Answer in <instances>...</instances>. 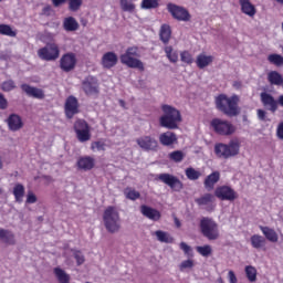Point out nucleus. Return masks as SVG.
Masks as SVG:
<instances>
[{"label": "nucleus", "instance_id": "8fccbe9b", "mask_svg": "<svg viewBox=\"0 0 283 283\" xmlns=\"http://www.w3.org/2000/svg\"><path fill=\"white\" fill-rule=\"evenodd\" d=\"M105 147H106L105 142H101V140L93 142L91 144L92 151H105Z\"/></svg>", "mask_w": 283, "mask_h": 283}, {"label": "nucleus", "instance_id": "393cba45", "mask_svg": "<svg viewBox=\"0 0 283 283\" xmlns=\"http://www.w3.org/2000/svg\"><path fill=\"white\" fill-rule=\"evenodd\" d=\"M239 3L241 6V12L243 14H247L248 17H255L258 14V9H255V6L251 3V0H239Z\"/></svg>", "mask_w": 283, "mask_h": 283}, {"label": "nucleus", "instance_id": "1a4fd4ad", "mask_svg": "<svg viewBox=\"0 0 283 283\" xmlns=\"http://www.w3.org/2000/svg\"><path fill=\"white\" fill-rule=\"evenodd\" d=\"M38 55L42 61H56L61 56V49L56 43H48L45 46L39 49Z\"/></svg>", "mask_w": 283, "mask_h": 283}, {"label": "nucleus", "instance_id": "4be33fe9", "mask_svg": "<svg viewBox=\"0 0 283 283\" xmlns=\"http://www.w3.org/2000/svg\"><path fill=\"white\" fill-rule=\"evenodd\" d=\"M218 182H220V171H213L206 177L203 181V187L205 189H207V191H213Z\"/></svg>", "mask_w": 283, "mask_h": 283}, {"label": "nucleus", "instance_id": "13d9d810", "mask_svg": "<svg viewBox=\"0 0 283 283\" xmlns=\"http://www.w3.org/2000/svg\"><path fill=\"white\" fill-rule=\"evenodd\" d=\"M276 136L280 140H283V120L276 127Z\"/></svg>", "mask_w": 283, "mask_h": 283}, {"label": "nucleus", "instance_id": "09e8293b", "mask_svg": "<svg viewBox=\"0 0 283 283\" xmlns=\"http://www.w3.org/2000/svg\"><path fill=\"white\" fill-rule=\"evenodd\" d=\"M155 235L157 237V240H159V242H171L174 240L169 238L167 232H164L163 230H157L155 232Z\"/></svg>", "mask_w": 283, "mask_h": 283}, {"label": "nucleus", "instance_id": "6e6552de", "mask_svg": "<svg viewBox=\"0 0 283 283\" xmlns=\"http://www.w3.org/2000/svg\"><path fill=\"white\" fill-rule=\"evenodd\" d=\"M210 126L219 136H233L235 132V125L227 119L213 118L210 122Z\"/></svg>", "mask_w": 283, "mask_h": 283}, {"label": "nucleus", "instance_id": "680f3d73", "mask_svg": "<svg viewBox=\"0 0 283 283\" xmlns=\"http://www.w3.org/2000/svg\"><path fill=\"white\" fill-rule=\"evenodd\" d=\"M42 14H44L45 17H50V14H52V7L46 6L42 9Z\"/></svg>", "mask_w": 283, "mask_h": 283}, {"label": "nucleus", "instance_id": "4d7b16f0", "mask_svg": "<svg viewBox=\"0 0 283 283\" xmlns=\"http://www.w3.org/2000/svg\"><path fill=\"white\" fill-rule=\"evenodd\" d=\"M0 109H8V99L0 93Z\"/></svg>", "mask_w": 283, "mask_h": 283}, {"label": "nucleus", "instance_id": "423d86ee", "mask_svg": "<svg viewBox=\"0 0 283 283\" xmlns=\"http://www.w3.org/2000/svg\"><path fill=\"white\" fill-rule=\"evenodd\" d=\"M199 228L201 234L203 238H207V240H218V238H220V229L218 227V222L209 217L201 218Z\"/></svg>", "mask_w": 283, "mask_h": 283}, {"label": "nucleus", "instance_id": "473e14b6", "mask_svg": "<svg viewBox=\"0 0 283 283\" xmlns=\"http://www.w3.org/2000/svg\"><path fill=\"white\" fill-rule=\"evenodd\" d=\"M53 273L59 283H70V274H67L65 270L61 268H54Z\"/></svg>", "mask_w": 283, "mask_h": 283}, {"label": "nucleus", "instance_id": "4468645a", "mask_svg": "<svg viewBox=\"0 0 283 283\" xmlns=\"http://www.w3.org/2000/svg\"><path fill=\"white\" fill-rule=\"evenodd\" d=\"M78 99L71 95L66 98L65 104H64V114L66 118L72 119L76 114H78Z\"/></svg>", "mask_w": 283, "mask_h": 283}, {"label": "nucleus", "instance_id": "9b49d317", "mask_svg": "<svg viewBox=\"0 0 283 283\" xmlns=\"http://www.w3.org/2000/svg\"><path fill=\"white\" fill-rule=\"evenodd\" d=\"M82 90L86 96H97L99 94L98 80L92 75L86 76L82 82Z\"/></svg>", "mask_w": 283, "mask_h": 283}, {"label": "nucleus", "instance_id": "6ab92c4d", "mask_svg": "<svg viewBox=\"0 0 283 283\" xmlns=\"http://www.w3.org/2000/svg\"><path fill=\"white\" fill-rule=\"evenodd\" d=\"M77 168L81 171H92L96 165V160L90 156H83L77 159Z\"/></svg>", "mask_w": 283, "mask_h": 283}, {"label": "nucleus", "instance_id": "7ed1b4c3", "mask_svg": "<svg viewBox=\"0 0 283 283\" xmlns=\"http://www.w3.org/2000/svg\"><path fill=\"white\" fill-rule=\"evenodd\" d=\"M138 59H140L138 46H129L126 52L119 56V61L123 65L132 67L133 70H139V72H145V64Z\"/></svg>", "mask_w": 283, "mask_h": 283}, {"label": "nucleus", "instance_id": "603ef678", "mask_svg": "<svg viewBox=\"0 0 283 283\" xmlns=\"http://www.w3.org/2000/svg\"><path fill=\"white\" fill-rule=\"evenodd\" d=\"M193 266H196V262H193V260H191V259H188L180 263L179 270L187 271V269H193Z\"/></svg>", "mask_w": 283, "mask_h": 283}, {"label": "nucleus", "instance_id": "412c9836", "mask_svg": "<svg viewBox=\"0 0 283 283\" xmlns=\"http://www.w3.org/2000/svg\"><path fill=\"white\" fill-rule=\"evenodd\" d=\"M118 64V55L114 52H106L102 56V65L105 70H112V67H116Z\"/></svg>", "mask_w": 283, "mask_h": 283}, {"label": "nucleus", "instance_id": "f3484780", "mask_svg": "<svg viewBox=\"0 0 283 283\" xmlns=\"http://www.w3.org/2000/svg\"><path fill=\"white\" fill-rule=\"evenodd\" d=\"M60 67L62 72H72L76 67V54L66 53L60 60Z\"/></svg>", "mask_w": 283, "mask_h": 283}, {"label": "nucleus", "instance_id": "f03ea898", "mask_svg": "<svg viewBox=\"0 0 283 283\" xmlns=\"http://www.w3.org/2000/svg\"><path fill=\"white\" fill-rule=\"evenodd\" d=\"M164 115L159 118V125L166 129H178V124L182 123V115L176 107L164 104L161 105Z\"/></svg>", "mask_w": 283, "mask_h": 283}, {"label": "nucleus", "instance_id": "69168bd1", "mask_svg": "<svg viewBox=\"0 0 283 283\" xmlns=\"http://www.w3.org/2000/svg\"><path fill=\"white\" fill-rule=\"evenodd\" d=\"M233 87H242V83H240V82H234V83H233Z\"/></svg>", "mask_w": 283, "mask_h": 283}, {"label": "nucleus", "instance_id": "4c0bfd02", "mask_svg": "<svg viewBox=\"0 0 283 283\" xmlns=\"http://www.w3.org/2000/svg\"><path fill=\"white\" fill-rule=\"evenodd\" d=\"M245 275L249 282H258V269L253 265H247L245 266Z\"/></svg>", "mask_w": 283, "mask_h": 283}, {"label": "nucleus", "instance_id": "dca6fc26", "mask_svg": "<svg viewBox=\"0 0 283 283\" xmlns=\"http://www.w3.org/2000/svg\"><path fill=\"white\" fill-rule=\"evenodd\" d=\"M260 98L263 107H265L268 112H271L272 114H275V112H277L279 102L273 95H271V93L262 92L260 94Z\"/></svg>", "mask_w": 283, "mask_h": 283}, {"label": "nucleus", "instance_id": "f8f14e48", "mask_svg": "<svg viewBox=\"0 0 283 283\" xmlns=\"http://www.w3.org/2000/svg\"><path fill=\"white\" fill-rule=\"evenodd\" d=\"M214 196L222 201L228 200L229 202H233L234 200H238V192H235L231 186L217 187Z\"/></svg>", "mask_w": 283, "mask_h": 283}, {"label": "nucleus", "instance_id": "2f4dec72", "mask_svg": "<svg viewBox=\"0 0 283 283\" xmlns=\"http://www.w3.org/2000/svg\"><path fill=\"white\" fill-rule=\"evenodd\" d=\"M250 242L253 249H263V247H266V239L260 234H253L250 238Z\"/></svg>", "mask_w": 283, "mask_h": 283}, {"label": "nucleus", "instance_id": "bf43d9fd", "mask_svg": "<svg viewBox=\"0 0 283 283\" xmlns=\"http://www.w3.org/2000/svg\"><path fill=\"white\" fill-rule=\"evenodd\" d=\"M228 280L230 283H238V276H235V272L230 270L228 272Z\"/></svg>", "mask_w": 283, "mask_h": 283}, {"label": "nucleus", "instance_id": "c85d7f7f", "mask_svg": "<svg viewBox=\"0 0 283 283\" xmlns=\"http://www.w3.org/2000/svg\"><path fill=\"white\" fill-rule=\"evenodd\" d=\"M260 230L262 231L265 240H269V242H277V240H280L277 232H275L273 228L260 226Z\"/></svg>", "mask_w": 283, "mask_h": 283}, {"label": "nucleus", "instance_id": "a878e982", "mask_svg": "<svg viewBox=\"0 0 283 283\" xmlns=\"http://www.w3.org/2000/svg\"><path fill=\"white\" fill-rule=\"evenodd\" d=\"M81 25L78 24V21H76V18L74 17H66L63 20V30L65 32H76Z\"/></svg>", "mask_w": 283, "mask_h": 283}, {"label": "nucleus", "instance_id": "9d476101", "mask_svg": "<svg viewBox=\"0 0 283 283\" xmlns=\"http://www.w3.org/2000/svg\"><path fill=\"white\" fill-rule=\"evenodd\" d=\"M157 180H160V182H164V185H167L172 189V191H182L184 185L178 177L171 175V174H159L157 176Z\"/></svg>", "mask_w": 283, "mask_h": 283}, {"label": "nucleus", "instance_id": "3c124183", "mask_svg": "<svg viewBox=\"0 0 283 283\" xmlns=\"http://www.w3.org/2000/svg\"><path fill=\"white\" fill-rule=\"evenodd\" d=\"M180 59L182 63H187V65H191V63H193V56L191 55V53H189V51L181 52Z\"/></svg>", "mask_w": 283, "mask_h": 283}, {"label": "nucleus", "instance_id": "338daca9", "mask_svg": "<svg viewBox=\"0 0 283 283\" xmlns=\"http://www.w3.org/2000/svg\"><path fill=\"white\" fill-rule=\"evenodd\" d=\"M119 105H120L122 107H125V101L119 99Z\"/></svg>", "mask_w": 283, "mask_h": 283}, {"label": "nucleus", "instance_id": "0e129e2a", "mask_svg": "<svg viewBox=\"0 0 283 283\" xmlns=\"http://www.w3.org/2000/svg\"><path fill=\"white\" fill-rule=\"evenodd\" d=\"M279 106L283 107V94L277 98Z\"/></svg>", "mask_w": 283, "mask_h": 283}, {"label": "nucleus", "instance_id": "c756f323", "mask_svg": "<svg viewBox=\"0 0 283 283\" xmlns=\"http://www.w3.org/2000/svg\"><path fill=\"white\" fill-rule=\"evenodd\" d=\"M211 63H213L212 55H205V53H201L197 56L196 64L199 70H205V67H208Z\"/></svg>", "mask_w": 283, "mask_h": 283}, {"label": "nucleus", "instance_id": "37998d69", "mask_svg": "<svg viewBox=\"0 0 283 283\" xmlns=\"http://www.w3.org/2000/svg\"><path fill=\"white\" fill-rule=\"evenodd\" d=\"M160 3L158 0H143L140 8L142 10H156Z\"/></svg>", "mask_w": 283, "mask_h": 283}, {"label": "nucleus", "instance_id": "cd10ccee", "mask_svg": "<svg viewBox=\"0 0 283 283\" xmlns=\"http://www.w3.org/2000/svg\"><path fill=\"white\" fill-rule=\"evenodd\" d=\"M159 39L164 45H167L171 41V27L169 24H163L160 27Z\"/></svg>", "mask_w": 283, "mask_h": 283}, {"label": "nucleus", "instance_id": "2eb2a0df", "mask_svg": "<svg viewBox=\"0 0 283 283\" xmlns=\"http://www.w3.org/2000/svg\"><path fill=\"white\" fill-rule=\"evenodd\" d=\"M136 143L144 151H158V140L151 136L139 137Z\"/></svg>", "mask_w": 283, "mask_h": 283}, {"label": "nucleus", "instance_id": "de8ad7c7", "mask_svg": "<svg viewBox=\"0 0 283 283\" xmlns=\"http://www.w3.org/2000/svg\"><path fill=\"white\" fill-rule=\"evenodd\" d=\"M81 6H83V0H69V10L71 12H78Z\"/></svg>", "mask_w": 283, "mask_h": 283}, {"label": "nucleus", "instance_id": "052dcab7", "mask_svg": "<svg viewBox=\"0 0 283 283\" xmlns=\"http://www.w3.org/2000/svg\"><path fill=\"white\" fill-rule=\"evenodd\" d=\"M256 114L260 120H266V111L260 108L256 111Z\"/></svg>", "mask_w": 283, "mask_h": 283}, {"label": "nucleus", "instance_id": "f704fd0d", "mask_svg": "<svg viewBox=\"0 0 283 283\" xmlns=\"http://www.w3.org/2000/svg\"><path fill=\"white\" fill-rule=\"evenodd\" d=\"M13 196L15 202H23V196H25V187L22 184H15L13 187Z\"/></svg>", "mask_w": 283, "mask_h": 283}, {"label": "nucleus", "instance_id": "aec40b11", "mask_svg": "<svg viewBox=\"0 0 283 283\" xmlns=\"http://www.w3.org/2000/svg\"><path fill=\"white\" fill-rule=\"evenodd\" d=\"M7 125L10 132H19L23 129V119L18 114H11L7 118Z\"/></svg>", "mask_w": 283, "mask_h": 283}, {"label": "nucleus", "instance_id": "39448f33", "mask_svg": "<svg viewBox=\"0 0 283 283\" xmlns=\"http://www.w3.org/2000/svg\"><path fill=\"white\" fill-rule=\"evenodd\" d=\"M103 220L109 233H118L120 231V214L116 210V207H107L104 211Z\"/></svg>", "mask_w": 283, "mask_h": 283}, {"label": "nucleus", "instance_id": "49530a36", "mask_svg": "<svg viewBox=\"0 0 283 283\" xmlns=\"http://www.w3.org/2000/svg\"><path fill=\"white\" fill-rule=\"evenodd\" d=\"M0 87L2 92H12V90L17 88V84L14 83V81L8 80V81H4Z\"/></svg>", "mask_w": 283, "mask_h": 283}, {"label": "nucleus", "instance_id": "79ce46f5", "mask_svg": "<svg viewBox=\"0 0 283 283\" xmlns=\"http://www.w3.org/2000/svg\"><path fill=\"white\" fill-rule=\"evenodd\" d=\"M0 34L2 36H17V31L12 30V27L10 24H0Z\"/></svg>", "mask_w": 283, "mask_h": 283}, {"label": "nucleus", "instance_id": "bb28decb", "mask_svg": "<svg viewBox=\"0 0 283 283\" xmlns=\"http://www.w3.org/2000/svg\"><path fill=\"white\" fill-rule=\"evenodd\" d=\"M21 90L24 91L28 96H33V98H45V94L40 88L30 86L29 84H22Z\"/></svg>", "mask_w": 283, "mask_h": 283}, {"label": "nucleus", "instance_id": "e2e57ef3", "mask_svg": "<svg viewBox=\"0 0 283 283\" xmlns=\"http://www.w3.org/2000/svg\"><path fill=\"white\" fill-rule=\"evenodd\" d=\"M65 1H67V0H52V3L54 6V8H59L60 6H63V3H65Z\"/></svg>", "mask_w": 283, "mask_h": 283}, {"label": "nucleus", "instance_id": "c9c22d12", "mask_svg": "<svg viewBox=\"0 0 283 283\" xmlns=\"http://www.w3.org/2000/svg\"><path fill=\"white\" fill-rule=\"evenodd\" d=\"M268 62L270 65H274L275 67H283V56L277 53L269 54Z\"/></svg>", "mask_w": 283, "mask_h": 283}, {"label": "nucleus", "instance_id": "5fc2aeb1", "mask_svg": "<svg viewBox=\"0 0 283 283\" xmlns=\"http://www.w3.org/2000/svg\"><path fill=\"white\" fill-rule=\"evenodd\" d=\"M74 259L76 260L77 266H81V264L85 263V256L80 250H75L73 252Z\"/></svg>", "mask_w": 283, "mask_h": 283}, {"label": "nucleus", "instance_id": "ea45409f", "mask_svg": "<svg viewBox=\"0 0 283 283\" xmlns=\"http://www.w3.org/2000/svg\"><path fill=\"white\" fill-rule=\"evenodd\" d=\"M168 158L172 163H182L185 160V153L182 150H174L169 153Z\"/></svg>", "mask_w": 283, "mask_h": 283}, {"label": "nucleus", "instance_id": "864d4df0", "mask_svg": "<svg viewBox=\"0 0 283 283\" xmlns=\"http://www.w3.org/2000/svg\"><path fill=\"white\" fill-rule=\"evenodd\" d=\"M179 249H181V251H184L185 255L193 258V249H191V247L188 245L186 242H181L179 244Z\"/></svg>", "mask_w": 283, "mask_h": 283}, {"label": "nucleus", "instance_id": "c03bdc74", "mask_svg": "<svg viewBox=\"0 0 283 283\" xmlns=\"http://www.w3.org/2000/svg\"><path fill=\"white\" fill-rule=\"evenodd\" d=\"M124 195L126 196L127 200H138V198H140V192L129 187L124 190Z\"/></svg>", "mask_w": 283, "mask_h": 283}, {"label": "nucleus", "instance_id": "58836bf2", "mask_svg": "<svg viewBox=\"0 0 283 283\" xmlns=\"http://www.w3.org/2000/svg\"><path fill=\"white\" fill-rule=\"evenodd\" d=\"M120 8L123 12H134L136 10V4H134V0H119Z\"/></svg>", "mask_w": 283, "mask_h": 283}, {"label": "nucleus", "instance_id": "a211bd4d", "mask_svg": "<svg viewBox=\"0 0 283 283\" xmlns=\"http://www.w3.org/2000/svg\"><path fill=\"white\" fill-rule=\"evenodd\" d=\"M195 202L198 207H206V211H213V209H216V206L213 205V202H216V197L211 193H205L195 199Z\"/></svg>", "mask_w": 283, "mask_h": 283}, {"label": "nucleus", "instance_id": "b1692460", "mask_svg": "<svg viewBox=\"0 0 283 283\" xmlns=\"http://www.w3.org/2000/svg\"><path fill=\"white\" fill-rule=\"evenodd\" d=\"M159 143L164 147H171V145H176L178 143V136L176 133L166 132L159 135Z\"/></svg>", "mask_w": 283, "mask_h": 283}, {"label": "nucleus", "instance_id": "e433bc0d", "mask_svg": "<svg viewBox=\"0 0 283 283\" xmlns=\"http://www.w3.org/2000/svg\"><path fill=\"white\" fill-rule=\"evenodd\" d=\"M164 52L170 63H178V51H174V46L166 45Z\"/></svg>", "mask_w": 283, "mask_h": 283}, {"label": "nucleus", "instance_id": "5701e85b", "mask_svg": "<svg viewBox=\"0 0 283 283\" xmlns=\"http://www.w3.org/2000/svg\"><path fill=\"white\" fill-rule=\"evenodd\" d=\"M140 211L142 214L145 216V218H148V220H153V222H158V220H160L161 218L160 211L149 206H140Z\"/></svg>", "mask_w": 283, "mask_h": 283}, {"label": "nucleus", "instance_id": "72a5a7b5", "mask_svg": "<svg viewBox=\"0 0 283 283\" xmlns=\"http://www.w3.org/2000/svg\"><path fill=\"white\" fill-rule=\"evenodd\" d=\"M268 81H269L270 85H282L283 84L282 74H280L277 71H271L268 74Z\"/></svg>", "mask_w": 283, "mask_h": 283}, {"label": "nucleus", "instance_id": "7c9ffc66", "mask_svg": "<svg viewBox=\"0 0 283 283\" xmlns=\"http://www.w3.org/2000/svg\"><path fill=\"white\" fill-rule=\"evenodd\" d=\"M0 240L4 242V244H17V240L14 239V233L10 230L0 229Z\"/></svg>", "mask_w": 283, "mask_h": 283}, {"label": "nucleus", "instance_id": "a18cd8bd", "mask_svg": "<svg viewBox=\"0 0 283 283\" xmlns=\"http://www.w3.org/2000/svg\"><path fill=\"white\" fill-rule=\"evenodd\" d=\"M200 176H202V172L196 170L192 167L186 169V177L188 178V180H198Z\"/></svg>", "mask_w": 283, "mask_h": 283}, {"label": "nucleus", "instance_id": "20e7f679", "mask_svg": "<svg viewBox=\"0 0 283 283\" xmlns=\"http://www.w3.org/2000/svg\"><path fill=\"white\" fill-rule=\"evenodd\" d=\"M214 154L218 158H224V160L238 156L240 154V140L232 139L229 144H216Z\"/></svg>", "mask_w": 283, "mask_h": 283}, {"label": "nucleus", "instance_id": "f257e3e1", "mask_svg": "<svg viewBox=\"0 0 283 283\" xmlns=\"http://www.w3.org/2000/svg\"><path fill=\"white\" fill-rule=\"evenodd\" d=\"M240 96L232 95L227 96L226 94H220L216 97V107L224 114V116H229L233 118V116H238L240 114Z\"/></svg>", "mask_w": 283, "mask_h": 283}, {"label": "nucleus", "instance_id": "ddd939ff", "mask_svg": "<svg viewBox=\"0 0 283 283\" xmlns=\"http://www.w3.org/2000/svg\"><path fill=\"white\" fill-rule=\"evenodd\" d=\"M167 10L177 21H189L191 19V14H189V11L177 4L168 3Z\"/></svg>", "mask_w": 283, "mask_h": 283}, {"label": "nucleus", "instance_id": "6e6d98bb", "mask_svg": "<svg viewBox=\"0 0 283 283\" xmlns=\"http://www.w3.org/2000/svg\"><path fill=\"white\" fill-rule=\"evenodd\" d=\"M34 202H36V195H34L32 191H29L27 196V203L34 205Z\"/></svg>", "mask_w": 283, "mask_h": 283}, {"label": "nucleus", "instance_id": "774afa93", "mask_svg": "<svg viewBox=\"0 0 283 283\" xmlns=\"http://www.w3.org/2000/svg\"><path fill=\"white\" fill-rule=\"evenodd\" d=\"M218 283H224V280H222V277H219Z\"/></svg>", "mask_w": 283, "mask_h": 283}, {"label": "nucleus", "instance_id": "a19ab883", "mask_svg": "<svg viewBox=\"0 0 283 283\" xmlns=\"http://www.w3.org/2000/svg\"><path fill=\"white\" fill-rule=\"evenodd\" d=\"M196 251H197V253H199V255H202V258H209V255H211V253H213V249L209 244L198 245L196 248Z\"/></svg>", "mask_w": 283, "mask_h": 283}, {"label": "nucleus", "instance_id": "0eeeda50", "mask_svg": "<svg viewBox=\"0 0 283 283\" xmlns=\"http://www.w3.org/2000/svg\"><path fill=\"white\" fill-rule=\"evenodd\" d=\"M73 129L78 143H87L92 140V128L85 119H76L73 125Z\"/></svg>", "mask_w": 283, "mask_h": 283}]
</instances>
